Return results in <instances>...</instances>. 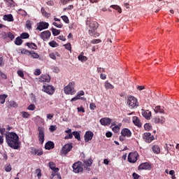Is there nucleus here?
<instances>
[{"label":"nucleus","instance_id":"obj_1","mask_svg":"<svg viewBox=\"0 0 179 179\" xmlns=\"http://www.w3.org/2000/svg\"><path fill=\"white\" fill-rule=\"evenodd\" d=\"M6 142L10 148L17 150L20 148V143L19 142V136L15 132H8L5 134Z\"/></svg>","mask_w":179,"mask_h":179},{"label":"nucleus","instance_id":"obj_2","mask_svg":"<svg viewBox=\"0 0 179 179\" xmlns=\"http://www.w3.org/2000/svg\"><path fill=\"white\" fill-rule=\"evenodd\" d=\"M97 27H99V23H97V22L92 21L90 22L88 34H90L91 37H99V36H100L99 33L96 32Z\"/></svg>","mask_w":179,"mask_h":179},{"label":"nucleus","instance_id":"obj_3","mask_svg":"<svg viewBox=\"0 0 179 179\" xmlns=\"http://www.w3.org/2000/svg\"><path fill=\"white\" fill-rule=\"evenodd\" d=\"M127 106H129V108H136V107L139 106V102H138V99H136V97L134 96H128Z\"/></svg>","mask_w":179,"mask_h":179},{"label":"nucleus","instance_id":"obj_4","mask_svg":"<svg viewBox=\"0 0 179 179\" xmlns=\"http://www.w3.org/2000/svg\"><path fill=\"white\" fill-rule=\"evenodd\" d=\"M64 92L66 94H75L76 91H75V82L69 83L67 86L64 89Z\"/></svg>","mask_w":179,"mask_h":179},{"label":"nucleus","instance_id":"obj_5","mask_svg":"<svg viewBox=\"0 0 179 179\" xmlns=\"http://www.w3.org/2000/svg\"><path fill=\"white\" fill-rule=\"evenodd\" d=\"M73 173H82L83 172V165L81 162H77L72 166Z\"/></svg>","mask_w":179,"mask_h":179},{"label":"nucleus","instance_id":"obj_6","mask_svg":"<svg viewBox=\"0 0 179 179\" xmlns=\"http://www.w3.org/2000/svg\"><path fill=\"white\" fill-rule=\"evenodd\" d=\"M42 92L47 93L50 96H52V94L55 92V88L52 85H43Z\"/></svg>","mask_w":179,"mask_h":179},{"label":"nucleus","instance_id":"obj_7","mask_svg":"<svg viewBox=\"0 0 179 179\" xmlns=\"http://www.w3.org/2000/svg\"><path fill=\"white\" fill-rule=\"evenodd\" d=\"M38 138L39 143H41V145H43L44 143V136H45V134H44L45 129H44V127H38Z\"/></svg>","mask_w":179,"mask_h":179},{"label":"nucleus","instance_id":"obj_8","mask_svg":"<svg viewBox=\"0 0 179 179\" xmlns=\"http://www.w3.org/2000/svg\"><path fill=\"white\" fill-rule=\"evenodd\" d=\"M138 156L136 152H130L127 157V160L129 163H136Z\"/></svg>","mask_w":179,"mask_h":179},{"label":"nucleus","instance_id":"obj_9","mask_svg":"<svg viewBox=\"0 0 179 179\" xmlns=\"http://www.w3.org/2000/svg\"><path fill=\"white\" fill-rule=\"evenodd\" d=\"M72 148H73V146H72V143H67L62 147L61 153L66 156V155H68V153L72 150Z\"/></svg>","mask_w":179,"mask_h":179},{"label":"nucleus","instance_id":"obj_10","mask_svg":"<svg viewBox=\"0 0 179 179\" xmlns=\"http://www.w3.org/2000/svg\"><path fill=\"white\" fill-rule=\"evenodd\" d=\"M39 36L43 41H47V40H50V37H51V32L48 30L44 31L39 34Z\"/></svg>","mask_w":179,"mask_h":179},{"label":"nucleus","instance_id":"obj_11","mask_svg":"<svg viewBox=\"0 0 179 179\" xmlns=\"http://www.w3.org/2000/svg\"><path fill=\"white\" fill-rule=\"evenodd\" d=\"M49 26L50 24H48V22H40L38 24H37L36 30L42 31V30H45V29H47Z\"/></svg>","mask_w":179,"mask_h":179},{"label":"nucleus","instance_id":"obj_12","mask_svg":"<svg viewBox=\"0 0 179 179\" xmlns=\"http://www.w3.org/2000/svg\"><path fill=\"white\" fill-rule=\"evenodd\" d=\"M143 139L147 143H150L152 141H155V136L149 132H146L143 134Z\"/></svg>","mask_w":179,"mask_h":179},{"label":"nucleus","instance_id":"obj_13","mask_svg":"<svg viewBox=\"0 0 179 179\" xmlns=\"http://www.w3.org/2000/svg\"><path fill=\"white\" fill-rule=\"evenodd\" d=\"M39 82L43 83H50V82H51V77L48 74H42L39 78Z\"/></svg>","mask_w":179,"mask_h":179},{"label":"nucleus","instance_id":"obj_14","mask_svg":"<svg viewBox=\"0 0 179 179\" xmlns=\"http://www.w3.org/2000/svg\"><path fill=\"white\" fill-rule=\"evenodd\" d=\"M152 121L155 124H164L166 122V118L163 116H155L152 118Z\"/></svg>","mask_w":179,"mask_h":179},{"label":"nucleus","instance_id":"obj_15","mask_svg":"<svg viewBox=\"0 0 179 179\" xmlns=\"http://www.w3.org/2000/svg\"><path fill=\"white\" fill-rule=\"evenodd\" d=\"M93 136H94V134H93V131H86L84 136L85 142H89L90 141H92V139H93Z\"/></svg>","mask_w":179,"mask_h":179},{"label":"nucleus","instance_id":"obj_16","mask_svg":"<svg viewBox=\"0 0 179 179\" xmlns=\"http://www.w3.org/2000/svg\"><path fill=\"white\" fill-rule=\"evenodd\" d=\"M99 122L101 125L107 127V125H110L111 124V119H110V117H103L100 119Z\"/></svg>","mask_w":179,"mask_h":179},{"label":"nucleus","instance_id":"obj_17","mask_svg":"<svg viewBox=\"0 0 179 179\" xmlns=\"http://www.w3.org/2000/svg\"><path fill=\"white\" fill-rule=\"evenodd\" d=\"M121 135L122 136H127V138H131V136H132V132H131V130H129V129L124 128L122 130Z\"/></svg>","mask_w":179,"mask_h":179},{"label":"nucleus","instance_id":"obj_18","mask_svg":"<svg viewBox=\"0 0 179 179\" xmlns=\"http://www.w3.org/2000/svg\"><path fill=\"white\" fill-rule=\"evenodd\" d=\"M138 169H140V170H150L152 169V166H150V164L145 162L140 164Z\"/></svg>","mask_w":179,"mask_h":179},{"label":"nucleus","instance_id":"obj_19","mask_svg":"<svg viewBox=\"0 0 179 179\" xmlns=\"http://www.w3.org/2000/svg\"><path fill=\"white\" fill-rule=\"evenodd\" d=\"M132 121L136 127H138V128H142V122H141V120H139V117L134 116L132 118Z\"/></svg>","mask_w":179,"mask_h":179},{"label":"nucleus","instance_id":"obj_20","mask_svg":"<svg viewBox=\"0 0 179 179\" xmlns=\"http://www.w3.org/2000/svg\"><path fill=\"white\" fill-rule=\"evenodd\" d=\"M142 115L143 117H144V118H145V120H150V117H152V112L149 111V110H142Z\"/></svg>","mask_w":179,"mask_h":179},{"label":"nucleus","instance_id":"obj_21","mask_svg":"<svg viewBox=\"0 0 179 179\" xmlns=\"http://www.w3.org/2000/svg\"><path fill=\"white\" fill-rule=\"evenodd\" d=\"M48 166L50 167V169L54 171V173H58V171H59V169L55 167V163L52 162H50L48 163Z\"/></svg>","mask_w":179,"mask_h":179},{"label":"nucleus","instance_id":"obj_22","mask_svg":"<svg viewBox=\"0 0 179 179\" xmlns=\"http://www.w3.org/2000/svg\"><path fill=\"white\" fill-rule=\"evenodd\" d=\"M54 142L48 141L45 145V149H46V150H51V149H54Z\"/></svg>","mask_w":179,"mask_h":179},{"label":"nucleus","instance_id":"obj_23","mask_svg":"<svg viewBox=\"0 0 179 179\" xmlns=\"http://www.w3.org/2000/svg\"><path fill=\"white\" fill-rule=\"evenodd\" d=\"M3 20L7 22H13V15L12 14L5 15L3 17Z\"/></svg>","mask_w":179,"mask_h":179},{"label":"nucleus","instance_id":"obj_24","mask_svg":"<svg viewBox=\"0 0 179 179\" xmlns=\"http://www.w3.org/2000/svg\"><path fill=\"white\" fill-rule=\"evenodd\" d=\"M154 111L156 113V114H157V113H159L160 114H164V109H163V108H162L160 106H156L154 109Z\"/></svg>","mask_w":179,"mask_h":179},{"label":"nucleus","instance_id":"obj_25","mask_svg":"<svg viewBox=\"0 0 179 179\" xmlns=\"http://www.w3.org/2000/svg\"><path fill=\"white\" fill-rule=\"evenodd\" d=\"M3 2H5L6 5L9 6L10 8L12 6H15V1L13 0H3Z\"/></svg>","mask_w":179,"mask_h":179},{"label":"nucleus","instance_id":"obj_26","mask_svg":"<svg viewBox=\"0 0 179 179\" xmlns=\"http://www.w3.org/2000/svg\"><path fill=\"white\" fill-rule=\"evenodd\" d=\"M4 38H6V37H8V38L10 39V41H13L15 39V35L12 34V32H8V34L4 32Z\"/></svg>","mask_w":179,"mask_h":179},{"label":"nucleus","instance_id":"obj_27","mask_svg":"<svg viewBox=\"0 0 179 179\" xmlns=\"http://www.w3.org/2000/svg\"><path fill=\"white\" fill-rule=\"evenodd\" d=\"M152 152L156 153V155H159L160 153V147L157 145H153Z\"/></svg>","mask_w":179,"mask_h":179},{"label":"nucleus","instance_id":"obj_28","mask_svg":"<svg viewBox=\"0 0 179 179\" xmlns=\"http://www.w3.org/2000/svg\"><path fill=\"white\" fill-rule=\"evenodd\" d=\"M78 60L81 61V62H86L87 61V57L83 56V52L78 56Z\"/></svg>","mask_w":179,"mask_h":179},{"label":"nucleus","instance_id":"obj_29","mask_svg":"<svg viewBox=\"0 0 179 179\" xmlns=\"http://www.w3.org/2000/svg\"><path fill=\"white\" fill-rule=\"evenodd\" d=\"M23 43V40H22L21 37H17L15 40V45H22Z\"/></svg>","mask_w":179,"mask_h":179},{"label":"nucleus","instance_id":"obj_30","mask_svg":"<svg viewBox=\"0 0 179 179\" xmlns=\"http://www.w3.org/2000/svg\"><path fill=\"white\" fill-rule=\"evenodd\" d=\"M110 8H112V9H115V10H117L118 13H122V10L121 9V7L117 5H111Z\"/></svg>","mask_w":179,"mask_h":179},{"label":"nucleus","instance_id":"obj_31","mask_svg":"<svg viewBox=\"0 0 179 179\" xmlns=\"http://www.w3.org/2000/svg\"><path fill=\"white\" fill-rule=\"evenodd\" d=\"M25 45L32 50H36L37 48V45L34 43H27Z\"/></svg>","mask_w":179,"mask_h":179},{"label":"nucleus","instance_id":"obj_32","mask_svg":"<svg viewBox=\"0 0 179 179\" xmlns=\"http://www.w3.org/2000/svg\"><path fill=\"white\" fill-rule=\"evenodd\" d=\"M8 98L6 94H1L0 95V103L1 104H5V100Z\"/></svg>","mask_w":179,"mask_h":179},{"label":"nucleus","instance_id":"obj_33","mask_svg":"<svg viewBox=\"0 0 179 179\" xmlns=\"http://www.w3.org/2000/svg\"><path fill=\"white\" fill-rule=\"evenodd\" d=\"M51 31L54 36H58L61 33V31L59 29H57L55 28H52Z\"/></svg>","mask_w":179,"mask_h":179},{"label":"nucleus","instance_id":"obj_34","mask_svg":"<svg viewBox=\"0 0 179 179\" xmlns=\"http://www.w3.org/2000/svg\"><path fill=\"white\" fill-rule=\"evenodd\" d=\"M73 135L77 141H80V133L78 131H73Z\"/></svg>","mask_w":179,"mask_h":179},{"label":"nucleus","instance_id":"obj_35","mask_svg":"<svg viewBox=\"0 0 179 179\" xmlns=\"http://www.w3.org/2000/svg\"><path fill=\"white\" fill-rule=\"evenodd\" d=\"M21 54H23L24 55H31V51H29L27 49H22Z\"/></svg>","mask_w":179,"mask_h":179},{"label":"nucleus","instance_id":"obj_36","mask_svg":"<svg viewBox=\"0 0 179 179\" xmlns=\"http://www.w3.org/2000/svg\"><path fill=\"white\" fill-rule=\"evenodd\" d=\"M10 107H13L14 108H17L18 104L15 101H11L9 102Z\"/></svg>","mask_w":179,"mask_h":179},{"label":"nucleus","instance_id":"obj_37","mask_svg":"<svg viewBox=\"0 0 179 179\" xmlns=\"http://www.w3.org/2000/svg\"><path fill=\"white\" fill-rule=\"evenodd\" d=\"M21 114H22V118H30V113L26 111L21 112Z\"/></svg>","mask_w":179,"mask_h":179},{"label":"nucleus","instance_id":"obj_38","mask_svg":"<svg viewBox=\"0 0 179 179\" xmlns=\"http://www.w3.org/2000/svg\"><path fill=\"white\" fill-rule=\"evenodd\" d=\"M85 164L87 167H90L92 164H93V160H92V159H89L85 162Z\"/></svg>","mask_w":179,"mask_h":179},{"label":"nucleus","instance_id":"obj_39","mask_svg":"<svg viewBox=\"0 0 179 179\" xmlns=\"http://www.w3.org/2000/svg\"><path fill=\"white\" fill-rule=\"evenodd\" d=\"M49 45L52 48H55V47H58V43L55 41H52L49 43Z\"/></svg>","mask_w":179,"mask_h":179},{"label":"nucleus","instance_id":"obj_40","mask_svg":"<svg viewBox=\"0 0 179 179\" xmlns=\"http://www.w3.org/2000/svg\"><path fill=\"white\" fill-rule=\"evenodd\" d=\"M62 20L66 23V24H69V18H68V16L66 15H62L61 16Z\"/></svg>","mask_w":179,"mask_h":179},{"label":"nucleus","instance_id":"obj_41","mask_svg":"<svg viewBox=\"0 0 179 179\" xmlns=\"http://www.w3.org/2000/svg\"><path fill=\"white\" fill-rule=\"evenodd\" d=\"M20 37L21 38L26 39L29 38V37H30V35L28 33L24 32L21 34Z\"/></svg>","mask_w":179,"mask_h":179},{"label":"nucleus","instance_id":"obj_42","mask_svg":"<svg viewBox=\"0 0 179 179\" xmlns=\"http://www.w3.org/2000/svg\"><path fill=\"white\" fill-rule=\"evenodd\" d=\"M105 87L106 89H113L114 88V85H111V83H110L108 82H106L105 83Z\"/></svg>","mask_w":179,"mask_h":179},{"label":"nucleus","instance_id":"obj_43","mask_svg":"<svg viewBox=\"0 0 179 179\" xmlns=\"http://www.w3.org/2000/svg\"><path fill=\"white\" fill-rule=\"evenodd\" d=\"M27 110H29V111H34L36 110V105L31 103L28 107Z\"/></svg>","mask_w":179,"mask_h":179},{"label":"nucleus","instance_id":"obj_44","mask_svg":"<svg viewBox=\"0 0 179 179\" xmlns=\"http://www.w3.org/2000/svg\"><path fill=\"white\" fill-rule=\"evenodd\" d=\"M144 129L145 131H150V129H152V125H150L149 123H145L144 124Z\"/></svg>","mask_w":179,"mask_h":179},{"label":"nucleus","instance_id":"obj_45","mask_svg":"<svg viewBox=\"0 0 179 179\" xmlns=\"http://www.w3.org/2000/svg\"><path fill=\"white\" fill-rule=\"evenodd\" d=\"M31 55L32 57V58L34 59H38L40 58V55H38V53L34 52V51H31Z\"/></svg>","mask_w":179,"mask_h":179},{"label":"nucleus","instance_id":"obj_46","mask_svg":"<svg viewBox=\"0 0 179 179\" xmlns=\"http://www.w3.org/2000/svg\"><path fill=\"white\" fill-rule=\"evenodd\" d=\"M53 26H55V27H57V29H62V27H64V24H62V23L58 24L56 22L52 23Z\"/></svg>","mask_w":179,"mask_h":179},{"label":"nucleus","instance_id":"obj_47","mask_svg":"<svg viewBox=\"0 0 179 179\" xmlns=\"http://www.w3.org/2000/svg\"><path fill=\"white\" fill-rule=\"evenodd\" d=\"M26 27L28 30H31V22L30 20H27L26 22Z\"/></svg>","mask_w":179,"mask_h":179},{"label":"nucleus","instance_id":"obj_48","mask_svg":"<svg viewBox=\"0 0 179 179\" xmlns=\"http://www.w3.org/2000/svg\"><path fill=\"white\" fill-rule=\"evenodd\" d=\"M17 73L18 76H20V78H24V73H23V71H22V70H18L17 71Z\"/></svg>","mask_w":179,"mask_h":179},{"label":"nucleus","instance_id":"obj_49","mask_svg":"<svg viewBox=\"0 0 179 179\" xmlns=\"http://www.w3.org/2000/svg\"><path fill=\"white\" fill-rule=\"evenodd\" d=\"M38 178H41V169H38L36 170Z\"/></svg>","mask_w":179,"mask_h":179},{"label":"nucleus","instance_id":"obj_50","mask_svg":"<svg viewBox=\"0 0 179 179\" xmlns=\"http://www.w3.org/2000/svg\"><path fill=\"white\" fill-rule=\"evenodd\" d=\"M5 171H6L7 173H10V171H12V166H10V164L5 167Z\"/></svg>","mask_w":179,"mask_h":179},{"label":"nucleus","instance_id":"obj_51","mask_svg":"<svg viewBox=\"0 0 179 179\" xmlns=\"http://www.w3.org/2000/svg\"><path fill=\"white\" fill-rule=\"evenodd\" d=\"M99 43H101V40L100 39H93L91 41L92 44H99Z\"/></svg>","mask_w":179,"mask_h":179},{"label":"nucleus","instance_id":"obj_52","mask_svg":"<svg viewBox=\"0 0 179 179\" xmlns=\"http://www.w3.org/2000/svg\"><path fill=\"white\" fill-rule=\"evenodd\" d=\"M64 47L66 48V50H68L69 51H71V50L72 49V46L71 45V43H66L64 45Z\"/></svg>","mask_w":179,"mask_h":179},{"label":"nucleus","instance_id":"obj_53","mask_svg":"<svg viewBox=\"0 0 179 179\" xmlns=\"http://www.w3.org/2000/svg\"><path fill=\"white\" fill-rule=\"evenodd\" d=\"M41 12L42 15H43V16H45V17H48V16H47V15L48 14L47 13V11H45V9H44V8H41Z\"/></svg>","mask_w":179,"mask_h":179},{"label":"nucleus","instance_id":"obj_54","mask_svg":"<svg viewBox=\"0 0 179 179\" xmlns=\"http://www.w3.org/2000/svg\"><path fill=\"white\" fill-rule=\"evenodd\" d=\"M6 132V129L5 128H0V134L2 135L1 136H3L4 135H6L7 134H5Z\"/></svg>","mask_w":179,"mask_h":179},{"label":"nucleus","instance_id":"obj_55","mask_svg":"<svg viewBox=\"0 0 179 179\" xmlns=\"http://www.w3.org/2000/svg\"><path fill=\"white\" fill-rule=\"evenodd\" d=\"M112 131H113L115 134H117L118 131H120V127L118 126H115L114 127L112 128Z\"/></svg>","mask_w":179,"mask_h":179},{"label":"nucleus","instance_id":"obj_56","mask_svg":"<svg viewBox=\"0 0 179 179\" xmlns=\"http://www.w3.org/2000/svg\"><path fill=\"white\" fill-rule=\"evenodd\" d=\"M72 138H73V133H70L64 137V139H72Z\"/></svg>","mask_w":179,"mask_h":179},{"label":"nucleus","instance_id":"obj_57","mask_svg":"<svg viewBox=\"0 0 179 179\" xmlns=\"http://www.w3.org/2000/svg\"><path fill=\"white\" fill-rule=\"evenodd\" d=\"M165 149L167 151V153L170 151V149H171V145H169L167 143L165 144Z\"/></svg>","mask_w":179,"mask_h":179},{"label":"nucleus","instance_id":"obj_58","mask_svg":"<svg viewBox=\"0 0 179 179\" xmlns=\"http://www.w3.org/2000/svg\"><path fill=\"white\" fill-rule=\"evenodd\" d=\"M50 58L52 59H57V57L55 56V54L54 52H50L49 55Z\"/></svg>","mask_w":179,"mask_h":179},{"label":"nucleus","instance_id":"obj_59","mask_svg":"<svg viewBox=\"0 0 179 179\" xmlns=\"http://www.w3.org/2000/svg\"><path fill=\"white\" fill-rule=\"evenodd\" d=\"M97 72L99 73H103V72H106V69L101 67H98L97 68Z\"/></svg>","mask_w":179,"mask_h":179},{"label":"nucleus","instance_id":"obj_60","mask_svg":"<svg viewBox=\"0 0 179 179\" xmlns=\"http://www.w3.org/2000/svg\"><path fill=\"white\" fill-rule=\"evenodd\" d=\"M77 110L79 113H85V108L83 106L78 107Z\"/></svg>","mask_w":179,"mask_h":179},{"label":"nucleus","instance_id":"obj_61","mask_svg":"<svg viewBox=\"0 0 179 179\" xmlns=\"http://www.w3.org/2000/svg\"><path fill=\"white\" fill-rule=\"evenodd\" d=\"M57 130V126L55 125H51L50 127V131L51 132H54V131H56Z\"/></svg>","mask_w":179,"mask_h":179},{"label":"nucleus","instance_id":"obj_62","mask_svg":"<svg viewBox=\"0 0 179 179\" xmlns=\"http://www.w3.org/2000/svg\"><path fill=\"white\" fill-rule=\"evenodd\" d=\"M90 110H95L96 109V104L94 103H91L90 104Z\"/></svg>","mask_w":179,"mask_h":179},{"label":"nucleus","instance_id":"obj_63","mask_svg":"<svg viewBox=\"0 0 179 179\" xmlns=\"http://www.w3.org/2000/svg\"><path fill=\"white\" fill-rule=\"evenodd\" d=\"M73 0H62V5H66V3H69V2H72Z\"/></svg>","mask_w":179,"mask_h":179},{"label":"nucleus","instance_id":"obj_64","mask_svg":"<svg viewBox=\"0 0 179 179\" xmlns=\"http://www.w3.org/2000/svg\"><path fill=\"white\" fill-rule=\"evenodd\" d=\"M132 177L134 179H139V175H138L136 173H133Z\"/></svg>","mask_w":179,"mask_h":179}]
</instances>
